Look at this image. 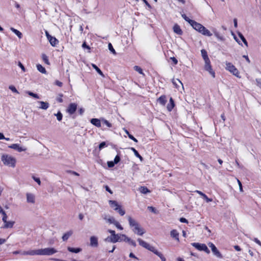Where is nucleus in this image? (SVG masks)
I'll list each match as a JSON object with an SVG mask.
<instances>
[{
	"mask_svg": "<svg viewBox=\"0 0 261 261\" xmlns=\"http://www.w3.org/2000/svg\"><path fill=\"white\" fill-rule=\"evenodd\" d=\"M239 36L241 39V40L243 41V42L244 43V44L246 45V46H247L248 45L247 42L246 40L245 39V37L243 36V35L241 33H239Z\"/></svg>",
	"mask_w": 261,
	"mask_h": 261,
	"instance_id": "obj_42",
	"label": "nucleus"
},
{
	"mask_svg": "<svg viewBox=\"0 0 261 261\" xmlns=\"http://www.w3.org/2000/svg\"><path fill=\"white\" fill-rule=\"evenodd\" d=\"M182 17L187 22H188L190 24L191 21H193V20H191L189 19L185 14L181 15Z\"/></svg>",
	"mask_w": 261,
	"mask_h": 261,
	"instance_id": "obj_49",
	"label": "nucleus"
},
{
	"mask_svg": "<svg viewBox=\"0 0 261 261\" xmlns=\"http://www.w3.org/2000/svg\"><path fill=\"white\" fill-rule=\"evenodd\" d=\"M138 242H139V245L141 246H142L143 247L146 248V249H148L149 246H150V245L149 244H148L147 242H145L144 241L142 240L141 239H138L137 240Z\"/></svg>",
	"mask_w": 261,
	"mask_h": 261,
	"instance_id": "obj_26",
	"label": "nucleus"
},
{
	"mask_svg": "<svg viewBox=\"0 0 261 261\" xmlns=\"http://www.w3.org/2000/svg\"><path fill=\"white\" fill-rule=\"evenodd\" d=\"M172 83L174 85L176 88L179 89L180 86H181L182 89H184V86L181 82L178 79H173Z\"/></svg>",
	"mask_w": 261,
	"mask_h": 261,
	"instance_id": "obj_17",
	"label": "nucleus"
},
{
	"mask_svg": "<svg viewBox=\"0 0 261 261\" xmlns=\"http://www.w3.org/2000/svg\"><path fill=\"white\" fill-rule=\"evenodd\" d=\"M62 97H63V94H59L58 95V96L57 97V100L59 102H63Z\"/></svg>",
	"mask_w": 261,
	"mask_h": 261,
	"instance_id": "obj_51",
	"label": "nucleus"
},
{
	"mask_svg": "<svg viewBox=\"0 0 261 261\" xmlns=\"http://www.w3.org/2000/svg\"><path fill=\"white\" fill-rule=\"evenodd\" d=\"M27 202L29 203L34 204L35 203V195L30 193L26 194Z\"/></svg>",
	"mask_w": 261,
	"mask_h": 261,
	"instance_id": "obj_13",
	"label": "nucleus"
},
{
	"mask_svg": "<svg viewBox=\"0 0 261 261\" xmlns=\"http://www.w3.org/2000/svg\"><path fill=\"white\" fill-rule=\"evenodd\" d=\"M157 101L161 105L165 106L167 102L166 96L164 95L161 96L158 99Z\"/></svg>",
	"mask_w": 261,
	"mask_h": 261,
	"instance_id": "obj_21",
	"label": "nucleus"
},
{
	"mask_svg": "<svg viewBox=\"0 0 261 261\" xmlns=\"http://www.w3.org/2000/svg\"><path fill=\"white\" fill-rule=\"evenodd\" d=\"M106 146V142H102L99 145V150H101Z\"/></svg>",
	"mask_w": 261,
	"mask_h": 261,
	"instance_id": "obj_53",
	"label": "nucleus"
},
{
	"mask_svg": "<svg viewBox=\"0 0 261 261\" xmlns=\"http://www.w3.org/2000/svg\"><path fill=\"white\" fill-rule=\"evenodd\" d=\"M108 232L111 234V236L108 237L107 238H112L116 234L114 230L109 229Z\"/></svg>",
	"mask_w": 261,
	"mask_h": 261,
	"instance_id": "obj_44",
	"label": "nucleus"
},
{
	"mask_svg": "<svg viewBox=\"0 0 261 261\" xmlns=\"http://www.w3.org/2000/svg\"><path fill=\"white\" fill-rule=\"evenodd\" d=\"M214 35L217 37V38L220 40L223 41L224 40V37L220 35L218 32H214Z\"/></svg>",
	"mask_w": 261,
	"mask_h": 261,
	"instance_id": "obj_41",
	"label": "nucleus"
},
{
	"mask_svg": "<svg viewBox=\"0 0 261 261\" xmlns=\"http://www.w3.org/2000/svg\"><path fill=\"white\" fill-rule=\"evenodd\" d=\"M18 65L21 69L23 72H25V68L20 62H18Z\"/></svg>",
	"mask_w": 261,
	"mask_h": 261,
	"instance_id": "obj_52",
	"label": "nucleus"
},
{
	"mask_svg": "<svg viewBox=\"0 0 261 261\" xmlns=\"http://www.w3.org/2000/svg\"><path fill=\"white\" fill-rule=\"evenodd\" d=\"M105 241L112 243H116L117 242L124 241L128 243V244L133 246L134 247L137 246L136 243L134 240L131 239L130 238L128 237L124 234L117 233L115 235V236L114 237V238H106L105 239Z\"/></svg>",
	"mask_w": 261,
	"mask_h": 261,
	"instance_id": "obj_2",
	"label": "nucleus"
},
{
	"mask_svg": "<svg viewBox=\"0 0 261 261\" xmlns=\"http://www.w3.org/2000/svg\"><path fill=\"white\" fill-rule=\"evenodd\" d=\"M49 39H48V41H49L50 44L53 46H56L59 43V41L54 37H49Z\"/></svg>",
	"mask_w": 261,
	"mask_h": 261,
	"instance_id": "obj_27",
	"label": "nucleus"
},
{
	"mask_svg": "<svg viewBox=\"0 0 261 261\" xmlns=\"http://www.w3.org/2000/svg\"><path fill=\"white\" fill-rule=\"evenodd\" d=\"M92 66L94 68L96 71L102 77H104V75L101 70L95 65L94 64H92Z\"/></svg>",
	"mask_w": 261,
	"mask_h": 261,
	"instance_id": "obj_36",
	"label": "nucleus"
},
{
	"mask_svg": "<svg viewBox=\"0 0 261 261\" xmlns=\"http://www.w3.org/2000/svg\"><path fill=\"white\" fill-rule=\"evenodd\" d=\"M109 203L110 206L114 208V210L117 211L118 208L120 206L117 201L115 200H109Z\"/></svg>",
	"mask_w": 261,
	"mask_h": 261,
	"instance_id": "obj_19",
	"label": "nucleus"
},
{
	"mask_svg": "<svg viewBox=\"0 0 261 261\" xmlns=\"http://www.w3.org/2000/svg\"><path fill=\"white\" fill-rule=\"evenodd\" d=\"M67 250L71 253H78L82 251L81 248H73L71 247H67Z\"/></svg>",
	"mask_w": 261,
	"mask_h": 261,
	"instance_id": "obj_22",
	"label": "nucleus"
},
{
	"mask_svg": "<svg viewBox=\"0 0 261 261\" xmlns=\"http://www.w3.org/2000/svg\"><path fill=\"white\" fill-rule=\"evenodd\" d=\"M14 224V221H6V222L4 223V225L3 226V228H12Z\"/></svg>",
	"mask_w": 261,
	"mask_h": 261,
	"instance_id": "obj_29",
	"label": "nucleus"
},
{
	"mask_svg": "<svg viewBox=\"0 0 261 261\" xmlns=\"http://www.w3.org/2000/svg\"><path fill=\"white\" fill-rule=\"evenodd\" d=\"M140 192L142 194H147L150 192V191L145 187H141Z\"/></svg>",
	"mask_w": 261,
	"mask_h": 261,
	"instance_id": "obj_38",
	"label": "nucleus"
},
{
	"mask_svg": "<svg viewBox=\"0 0 261 261\" xmlns=\"http://www.w3.org/2000/svg\"><path fill=\"white\" fill-rule=\"evenodd\" d=\"M2 215L3 216V218H2L3 221L4 222V223L6 222L7 216L6 213L3 214Z\"/></svg>",
	"mask_w": 261,
	"mask_h": 261,
	"instance_id": "obj_61",
	"label": "nucleus"
},
{
	"mask_svg": "<svg viewBox=\"0 0 261 261\" xmlns=\"http://www.w3.org/2000/svg\"><path fill=\"white\" fill-rule=\"evenodd\" d=\"M119 213V214L121 215V216H123L125 212V211L123 210V209H122L121 208V206H120L119 208H118V210L117 211Z\"/></svg>",
	"mask_w": 261,
	"mask_h": 261,
	"instance_id": "obj_47",
	"label": "nucleus"
},
{
	"mask_svg": "<svg viewBox=\"0 0 261 261\" xmlns=\"http://www.w3.org/2000/svg\"><path fill=\"white\" fill-rule=\"evenodd\" d=\"M158 256L161 258V259L162 261H166V258L163 256V255L161 252H160L158 254Z\"/></svg>",
	"mask_w": 261,
	"mask_h": 261,
	"instance_id": "obj_56",
	"label": "nucleus"
},
{
	"mask_svg": "<svg viewBox=\"0 0 261 261\" xmlns=\"http://www.w3.org/2000/svg\"><path fill=\"white\" fill-rule=\"evenodd\" d=\"M57 117V119L58 121H60L62 119L63 115L61 112L59 111L57 114H55Z\"/></svg>",
	"mask_w": 261,
	"mask_h": 261,
	"instance_id": "obj_40",
	"label": "nucleus"
},
{
	"mask_svg": "<svg viewBox=\"0 0 261 261\" xmlns=\"http://www.w3.org/2000/svg\"><path fill=\"white\" fill-rule=\"evenodd\" d=\"M226 67L225 69L229 71L230 72L232 73L234 75L237 77L239 76V72L238 70L235 67V66L231 63L226 62L225 63Z\"/></svg>",
	"mask_w": 261,
	"mask_h": 261,
	"instance_id": "obj_5",
	"label": "nucleus"
},
{
	"mask_svg": "<svg viewBox=\"0 0 261 261\" xmlns=\"http://www.w3.org/2000/svg\"><path fill=\"white\" fill-rule=\"evenodd\" d=\"M120 158L119 156L118 155H117L114 159V162L115 164H117L120 161Z\"/></svg>",
	"mask_w": 261,
	"mask_h": 261,
	"instance_id": "obj_55",
	"label": "nucleus"
},
{
	"mask_svg": "<svg viewBox=\"0 0 261 261\" xmlns=\"http://www.w3.org/2000/svg\"><path fill=\"white\" fill-rule=\"evenodd\" d=\"M130 149L134 152L136 156L141 161L143 160V158L139 154L137 150L133 147H131Z\"/></svg>",
	"mask_w": 261,
	"mask_h": 261,
	"instance_id": "obj_34",
	"label": "nucleus"
},
{
	"mask_svg": "<svg viewBox=\"0 0 261 261\" xmlns=\"http://www.w3.org/2000/svg\"><path fill=\"white\" fill-rule=\"evenodd\" d=\"M170 235L171 237L174 238L177 241H179V233L176 230L173 229L171 230L170 232Z\"/></svg>",
	"mask_w": 261,
	"mask_h": 261,
	"instance_id": "obj_28",
	"label": "nucleus"
},
{
	"mask_svg": "<svg viewBox=\"0 0 261 261\" xmlns=\"http://www.w3.org/2000/svg\"><path fill=\"white\" fill-rule=\"evenodd\" d=\"M77 109V105L75 103H70L67 110L66 111L67 113H68L69 114L72 115L76 111Z\"/></svg>",
	"mask_w": 261,
	"mask_h": 261,
	"instance_id": "obj_12",
	"label": "nucleus"
},
{
	"mask_svg": "<svg viewBox=\"0 0 261 261\" xmlns=\"http://www.w3.org/2000/svg\"><path fill=\"white\" fill-rule=\"evenodd\" d=\"M108 47H109V50L114 55H115L116 53V51L115 50V49H114V48L113 47V46L111 44V43H109V45H108Z\"/></svg>",
	"mask_w": 261,
	"mask_h": 261,
	"instance_id": "obj_45",
	"label": "nucleus"
},
{
	"mask_svg": "<svg viewBox=\"0 0 261 261\" xmlns=\"http://www.w3.org/2000/svg\"><path fill=\"white\" fill-rule=\"evenodd\" d=\"M203 198L206 200L207 202H211L213 200L212 199L208 198L206 195H205Z\"/></svg>",
	"mask_w": 261,
	"mask_h": 261,
	"instance_id": "obj_63",
	"label": "nucleus"
},
{
	"mask_svg": "<svg viewBox=\"0 0 261 261\" xmlns=\"http://www.w3.org/2000/svg\"><path fill=\"white\" fill-rule=\"evenodd\" d=\"M205 62V65H204V69L205 70L208 71L210 74L213 76V77H215V73L213 70L212 66L211 65V62L210 60H208L207 61H204Z\"/></svg>",
	"mask_w": 261,
	"mask_h": 261,
	"instance_id": "obj_7",
	"label": "nucleus"
},
{
	"mask_svg": "<svg viewBox=\"0 0 261 261\" xmlns=\"http://www.w3.org/2000/svg\"><path fill=\"white\" fill-rule=\"evenodd\" d=\"M38 103L40 105V106L39 107V108L42 110H47L49 106V103L47 102L40 101H38Z\"/></svg>",
	"mask_w": 261,
	"mask_h": 261,
	"instance_id": "obj_25",
	"label": "nucleus"
},
{
	"mask_svg": "<svg viewBox=\"0 0 261 261\" xmlns=\"http://www.w3.org/2000/svg\"><path fill=\"white\" fill-rule=\"evenodd\" d=\"M190 24L194 29L198 31L199 33L201 31V29L203 26L201 24L198 23L194 20L191 21Z\"/></svg>",
	"mask_w": 261,
	"mask_h": 261,
	"instance_id": "obj_9",
	"label": "nucleus"
},
{
	"mask_svg": "<svg viewBox=\"0 0 261 261\" xmlns=\"http://www.w3.org/2000/svg\"><path fill=\"white\" fill-rule=\"evenodd\" d=\"M10 30L14 34H15L19 39H21L22 37V33L20 32H19V31H18L17 30H16L13 28H11Z\"/></svg>",
	"mask_w": 261,
	"mask_h": 261,
	"instance_id": "obj_30",
	"label": "nucleus"
},
{
	"mask_svg": "<svg viewBox=\"0 0 261 261\" xmlns=\"http://www.w3.org/2000/svg\"><path fill=\"white\" fill-rule=\"evenodd\" d=\"M213 254L218 258H222V255L219 251L217 249V248H215L212 251Z\"/></svg>",
	"mask_w": 261,
	"mask_h": 261,
	"instance_id": "obj_32",
	"label": "nucleus"
},
{
	"mask_svg": "<svg viewBox=\"0 0 261 261\" xmlns=\"http://www.w3.org/2000/svg\"><path fill=\"white\" fill-rule=\"evenodd\" d=\"M191 245L194 247L196 249L199 251H203L207 254L210 253V250L208 249L206 245L204 244H201L199 243H192Z\"/></svg>",
	"mask_w": 261,
	"mask_h": 261,
	"instance_id": "obj_6",
	"label": "nucleus"
},
{
	"mask_svg": "<svg viewBox=\"0 0 261 261\" xmlns=\"http://www.w3.org/2000/svg\"><path fill=\"white\" fill-rule=\"evenodd\" d=\"M73 230H70L64 233L62 237L63 241H67L68 239L73 234Z\"/></svg>",
	"mask_w": 261,
	"mask_h": 261,
	"instance_id": "obj_16",
	"label": "nucleus"
},
{
	"mask_svg": "<svg viewBox=\"0 0 261 261\" xmlns=\"http://www.w3.org/2000/svg\"><path fill=\"white\" fill-rule=\"evenodd\" d=\"M90 122L95 126L100 127L101 126L100 120L97 118H92L90 120Z\"/></svg>",
	"mask_w": 261,
	"mask_h": 261,
	"instance_id": "obj_20",
	"label": "nucleus"
},
{
	"mask_svg": "<svg viewBox=\"0 0 261 261\" xmlns=\"http://www.w3.org/2000/svg\"><path fill=\"white\" fill-rule=\"evenodd\" d=\"M102 122L105 124L108 127H111L112 126V124L107 120L102 119Z\"/></svg>",
	"mask_w": 261,
	"mask_h": 261,
	"instance_id": "obj_48",
	"label": "nucleus"
},
{
	"mask_svg": "<svg viewBox=\"0 0 261 261\" xmlns=\"http://www.w3.org/2000/svg\"><path fill=\"white\" fill-rule=\"evenodd\" d=\"M208 245L209 247L211 248L212 251L215 248H216L215 245L212 243H209Z\"/></svg>",
	"mask_w": 261,
	"mask_h": 261,
	"instance_id": "obj_60",
	"label": "nucleus"
},
{
	"mask_svg": "<svg viewBox=\"0 0 261 261\" xmlns=\"http://www.w3.org/2000/svg\"><path fill=\"white\" fill-rule=\"evenodd\" d=\"M134 68L135 70H136V71L139 72L140 74H142L143 76L145 75L144 73L143 72L142 69H141V68L140 67H139L138 66H135L134 67Z\"/></svg>",
	"mask_w": 261,
	"mask_h": 261,
	"instance_id": "obj_39",
	"label": "nucleus"
},
{
	"mask_svg": "<svg viewBox=\"0 0 261 261\" xmlns=\"http://www.w3.org/2000/svg\"><path fill=\"white\" fill-rule=\"evenodd\" d=\"M9 148L16 150L19 152L24 151L27 150V148L25 147L20 146L18 144H12L9 146Z\"/></svg>",
	"mask_w": 261,
	"mask_h": 261,
	"instance_id": "obj_8",
	"label": "nucleus"
},
{
	"mask_svg": "<svg viewBox=\"0 0 261 261\" xmlns=\"http://www.w3.org/2000/svg\"><path fill=\"white\" fill-rule=\"evenodd\" d=\"M148 250H149V251L153 252L155 254H156V255H158V254L160 253V252H159L153 246H152L151 245H150L148 247V248L147 249Z\"/></svg>",
	"mask_w": 261,
	"mask_h": 261,
	"instance_id": "obj_35",
	"label": "nucleus"
},
{
	"mask_svg": "<svg viewBox=\"0 0 261 261\" xmlns=\"http://www.w3.org/2000/svg\"><path fill=\"white\" fill-rule=\"evenodd\" d=\"M173 32L177 35H181L182 34V31L180 29V27L177 24L174 25L173 28Z\"/></svg>",
	"mask_w": 261,
	"mask_h": 261,
	"instance_id": "obj_18",
	"label": "nucleus"
},
{
	"mask_svg": "<svg viewBox=\"0 0 261 261\" xmlns=\"http://www.w3.org/2000/svg\"><path fill=\"white\" fill-rule=\"evenodd\" d=\"M42 59L45 63H46L47 64H49L48 58L45 55H42Z\"/></svg>",
	"mask_w": 261,
	"mask_h": 261,
	"instance_id": "obj_50",
	"label": "nucleus"
},
{
	"mask_svg": "<svg viewBox=\"0 0 261 261\" xmlns=\"http://www.w3.org/2000/svg\"><path fill=\"white\" fill-rule=\"evenodd\" d=\"M103 219L106 221L107 223L109 224H114L116 221L113 217L107 215L103 216Z\"/></svg>",
	"mask_w": 261,
	"mask_h": 261,
	"instance_id": "obj_15",
	"label": "nucleus"
},
{
	"mask_svg": "<svg viewBox=\"0 0 261 261\" xmlns=\"http://www.w3.org/2000/svg\"><path fill=\"white\" fill-rule=\"evenodd\" d=\"M90 245L92 247H97L98 245V238L95 236H91L90 238Z\"/></svg>",
	"mask_w": 261,
	"mask_h": 261,
	"instance_id": "obj_14",
	"label": "nucleus"
},
{
	"mask_svg": "<svg viewBox=\"0 0 261 261\" xmlns=\"http://www.w3.org/2000/svg\"><path fill=\"white\" fill-rule=\"evenodd\" d=\"M201 53L202 57L204 61L210 60L208 57L207 52L205 49H202L201 50Z\"/></svg>",
	"mask_w": 261,
	"mask_h": 261,
	"instance_id": "obj_31",
	"label": "nucleus"
},
{
	"mask_svg": "<svg viewBox=\"0 0 261 261\" xmlns=\"http://www.w3.org/2000/svg\"><path fill=\"white\" fill-rule=\"evenodd\" d=\"M127 219L129 225L135 233L139 236H142L145 232V230L136 220L133 219L130 216H127Z\"/></svg>",
	"mask_w": 261,
	"mask_h": 261,
	"instance_id": "obj_3",
	"label": "nucleus"
},
{
	"mask_svg": "<svg viewBox=\"0 0 261 261\" xmlns=\"http://www.w3.org/2000/svg\"><path fill=\"white\" fill-rule=\"evenodd\" d=\"M25 93L27 94H28L29 95H30V96H32L36 99H39L40 98L39 95L37 94L34 93L31 91H27L25 92Z\"/></svg>",
	"mask_w": 261,
	"mask_h": 261,
	"instance_id": "obj_37",
	"label": "nucleus"
},
{
	"mask_svg": "<svg viewBox=\"0 0 261 261\" xmlns=\"http://www.w3.org/2000/svg\"><path fill=\"white\" fill-rule=\"evenodd\" d=\"M58 252L54 248H45L36 250L24 251L22 252L23 255H51Z\"/></svg>",
	"mask_w": 261,
	"mask_h": 261,
	"instance_id": "obj_1",
	"label": "nucleus"
},
{
	"mask_svg": "<svg viewBox=\"0 0 261 261\" xmlns=\"http://www.w3.org/2000/svg\"><path fill=\"white\" fill-rule=\"evenodd\" d=\"M33 179H34L36 182H37L38 183V184L39 185H40V184H41V181H40V180L39 178L36 177H35V176H33Z\"/></svg>",
	"mask_w": 261,
	"mask_h": 261,
	"instance_id": "obj_57",
	"label": "nucleus"
},
{
	"mask_svg": "<svg viewBox=\"0 0 261 261\" xmlns=\"http://www.w3.org/2000/svg\"><path fill=\"white\" fill-rule=\"evenodd\" d=\"M9 89L11 90L13 92L18 94L19 92L18 90L16 89V88L13 85H10L9 87Z\"/></svg>",
	"mask_w": 261,
	"mask_h": 261,
	"instance_id": "obj_43",
	"label": "nucleus"
},
{
	"mask_svg": "<svg viewBox=\"0 0 261 261\" xmlns=\"http://www.w3.org/2000/svg\"><path fill=\"white\" fill-rule=\"evenodd\" d=\"M114 225L119 230H121L123 229L121 225L119 224V223L117 221H116Z\"/></svg>",
	"mask_w": 261,
	"mask_h": 261,
	"instance_id": "obj_46",
	"label": "nucleus"
},
{
	"mask_svg": "<svg viewBox=\"0 0 261 261\" xmlns=\"http://www.w3.org/2000/svg\"><path fill=\"white\" fill-rule=\"evenodd\" d=\"M200 33L204 36L208 37H210L212 35V34L210 32V31L204 26H203L202 28L201 29V31L200 32Z\"/></svg>",
	"mask_w": 261,
	"mask_h": 261,
	"instance_id": "obj_23",
	"label": "nucleus"
},
{
	"mask_svg": "<svg viewBox=\"0 0 261 261\" xmlns=\"http://www.w3.org/2000/svg\"><path fill=\"white\" fill-rule=\"evenodd\" d=\"M108 166L110 168H112L114 166L115 163L113 161H109L107 163Z\"/></svg>",
	"mask_w": 261,
	"mask_h": 261,
	"instance_id": "obj_54",
	"label": "nucleus"
},
{
	"mask_svg": "<svg viewBox=\"0 0 261 261\" xmlns=\"http://www.w3.org/2000/svg\"><path fill=\"white\" fill-rule=\"evenodd\" d=\"M82 47L84 48H87L89 50V52H90V47L89 46L87 45L86 43V42H84L82 44Z\"/></svg>",
	"mask_w": 261,
	"mask_h": 261,
	"instance_id": "obj_62",
	"label": "nucleus"
},
{
	"mask_svg": "<svg viewBox=\"0 0 261 261\" xmlns=\"http://www.w3.org/2000/svg\"><path fill=\"white\" fill-rule=\"evenodd\" d=\"M208 245L209 247L211 248L212 251L215 248H216L215 245L212 243H209Z\"/></svg>",
	"mask_w": 261,
	"mask_h": 261,
	"instance_id": "obj_59",
	"label": "nucleus"
},
{
	"mask_svg": "<svg viewBox=\"0 0 261 261\" xmlns=\"http://www.w3.org/2000/svg\"><path fill=\"white\" fill-rule=\"evenodd\" d=\"M1 160L5 166L14 168L16 165V159L11 155L3 153L1 155Z\"/></svg>",
	"mask_w": 261,
	"mask_h": 261,
	"instance_id": "obj_4",
	"label": "nucleus"
},
{
	"mask_svg": "<svg viewBox=\"0 0 261 261\" xmlns=\"http://www.w3.org/2000/svg\"><path fill=\"white\" fill-rule=\"evenodd\" d=\"M253 241L261 247V242L259 240H258L257 238H254Z\"/></svg>",
	"mask_w": 261,
	"mask_h": 261,
	"instance_id": "obj_64",
	"label": "nucleus"
},
{
	"mask_svg": "<svg viewBox=\"0 0 261 261\" xmlns=\"http://www.w3.org/2000/svg\"><path fill=\"white\" fill-rule=\"evenodd\" d=\"M37 70L42 73H46V71L45 68L40 64L37 65Z\"/></svg>",
	"mask_w": 261,
	"mask_h": 261,
	"instance_id": "obj_33",
	"label": "nucleus"
},
{
	"mask_svg": "<svg viewBox=\"0 0 261 261\" xmlns=\"http://www.w3.org/2000/svg\"><path fill=\"white\" fill-rule=\"evenodd\" d=\"M128 138L133 140L134 142H138V140L133 136L131 134H128Z\"/></svg>",
	"mask_w": 261,
	"mask_h": 261,
	"instance_id": "obj_58",
	"label": "nucleus"
},
{
	"mask_svg": "<svg viewBox=\"0 0 261 261\" xmlns=\"http://www.w3.org/2000/svg\"><path fill=\"white\" fill-rule=\"evenodd\" d=\"M190 24L194 29L198 31L199 33L201 31V29L203 26L201 24L198 23L194 20L191 21Z\"/></svg>",
	"mask_w": 261,
	"mask_h": 261,
	"instance_id": "obj_10",
	"label": "nucleus"
},
{
	"mask_svg": "<svg viewBox=\"0 0 261 261\" xmlns=\"http://www.w3.org/2000/svg\"><path fill=\"white\" fill-rule=\"evenodd\" d=\"M190 24L194 29L198 31L199 33L201 31V29L203 26L201 24L198 23L194 20L191 21Z\"/></svg>",
	"mask_w": 261,
	"mask_h": 261,
	"instance_id": "obj_11",
	"label": "nucleus"
},
{
	"mask_svg": "<svg viewBox=\"0 0 261 261\" xmlns=\"http://www.w3.org/2000/svg\"><path fill=\"white\" fill-rule=\"evenodd\" d=\"M175 106L174 101L172 97L170 98L169 103L167 106L168 111L171 112Z\"/></svg>",
	"mask_w": 261,
	"mask_h": 261,
	"instance_id": "obj_24",
	"label": "nucleus"
}]
</instances>
